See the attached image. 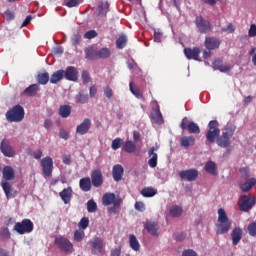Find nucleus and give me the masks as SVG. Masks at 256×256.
<instances>
[{
  "mask_svg": "<svg viewBox=\"0 0 256 256\" xmlns=\"http://www.w3.org/2000/svg\"><path fill=\"white\" fill-rule=\"evenodd\" d=\"M255 185H256V179L251 178L248 181H246L244 184H242L241 189L244 193H246V191H251V189H253Z\"/></svg>",
  "mask_w": 256,
  "mask_h": 256,
  "instance_id": "nucleus-38",
  "label": "nucleus"
},
{
  "mask_svg": "<svg viewBox=\"0 0 256 256\" xmlns=\"http://www.w3.org/2000/svg\"><path fill=\"white\" fill-rule=\"evenodd\" d=\"M146 231L150 233V235H153L154 237H159V224L155 222H147L144 226Z\"/></svg>",
  "mask_w": 256,
  "mask_h": 256,
  "instance_id": "nucleus-24",
  "label": "nucleus"
},
{
  "mask_svg": "<svg viewBox=\"0 0 256 256\" xmlns=\"http://www.w3.org/2000/svg\"><path fill=\"white\" fill-rule=\"evenodd\" d=\"M231 237H232V244L238 245L239 241H241L243 237V230H241V228L239 227L234 228L231 233Z\"/></svg>",
  "mask_w": 256,
  "mask_h": 256,
  "instance_id": "nucleus-25",
  "label": "nucleus"
},
{
  "mask_svg": "<svg viewBox=\"0 0 256 256\" xmlns=\"http://www.w3.org/2000/svg\"><path fill=\"white\" fill-rule=\"evenodd\" d=\"M64 77L67 81H77L79 79V72L74 66H68L64 71Z\"/></svg>",
  "mask_w": 256,
  "mask_h": 256,
  "instance_id": "nucleus-20",
  "label": "nucleus"
},
{
  "mask_svg": "<svg viewBox=\"0 0 256 256\" xmlns=\"http://www.w3.org/2000/svg\"><path fill=\"white\" fill-rule=\"evenodd\" d=\"M182 256H197V252L193 249H187L182 252Z\"/></svg>",
  "mask_w": 256,
  "mask_h": 256,
  "instance_id": "nucleus-56",
  "label": "nucleus"
},
{
  "mask_svg": "<svg viewBox=\"0 0 256 256\" xmlns=\"http://www.w3.org/2000/svg\"><path fill=\"white\" fill-rule=\"evenodd\" d=\"M195 25L199 33L207 34L213 31V25L208 20L204 19L203 16H197L195 19Z\"/></svg>",
  "mask_w": 256,
  "mask_h": 256,
  "instance_id": "nucleus-8",
  "label": "nucleus"
},
{
  "mask_svg": "<svg viewBox=\"0 0 256 256\" xmlns=\"http://www.w3.org/2000/svg\"><path fill=\"white\" fill-rule=\"evenodd\" d=\"M136 149L137 145L131 140L126 141L123 145V151H125V153H134Z\"/></svg>",
  "mask_w": 256,
  "mask_h": 256,
  "instance_id": "nucleus-37",
  "label": "nucleus"
},
{
  "mask_svg": "<svg viewBox=\"0 0 256 256\" xmlns=\"http://www.w3.org/2000/svg\"><path fill=\"white\" fill-rule=\"evenodd\" d=\"M82 80H83V83L85 85H87V83H89V81H91V77L89 76V72H87V71L82 72Z\"/></svg>",
  "mask_w": 256,
  "mask_h": 256,
  "instance_id": "nucleus-53",
  "label": "nucleus"
},
{
  "mask_svg": "<svg viewBox=\"0 0 256 256\" xmlns=\"http://www.w3.org/2000/svg\"><path fill=\"white\" fill-rule=\"evenodd\" d=\"M0 151L4 157H13L15 155V149L11 146V143L7 139H3L0 143Z\"/></svg>",
  "mask_w": 256,
  "mask_h": 256,
  "instance_id": "nucleus-13",
  "label": "nucleus"
},
{
  "mask_svg": "<svg viewBox=\"0 0 256 256\" xmlns=\"http://www.w3.org/2000/svg\"><path fill=\"white\" fill-rule=\"evenodd\" d=\"M87 211L88 213H95L97 211V203L93 200L87 202Z\"/></svg>",
  "mask_w": 256,
  "mask_h": 256,
  "instance_id": "nucleus-46",
  "label": "nucleus"
},
{
  "mask_svg": "<svg viewBox=\"0 0 256 256\" xmlns=\"http://www.w3.org/2000/svg\"><path fill=\"white\" fill-rule=\"evenodd\" d=\"M98 17H105L109 13V2H100L98 5Z\"/></svg>",
  "mask_w": 256,
  "mask_h": 256,
  "instance_id": "nucleus-28",
  "label": "nucleus"
},
{
  "mask_svg": "<svg viewBox=\"0 0 256 256\" xmlns=\"http://www.w3.org/2000/svg\"><path fill=\"white\" fill-rule=\"evenodd\" d=\"M248 35H249V37H256V25L255 24L250 25Z\"/></svg>",
  "mask_w": 256,
  "mask_h": 256,
  "instance_id": "nucleus-57",
  "label": "nucleus"
},
{
  "mask_svg": "<svg viewBox=\"0 0 256 256\" xmlns=\"http://www.w3.org/2000/svg\"><path fill=\"white\" fill-rule=\"evenodd\" d=\"M134 208L136 209V211H140V213H143V211H145V204L143 202H135L134 204Z\"/></svg>",
  "mask_w": 256,
  "mask_h": 256,
  "instance_id": "nucleus-50",
  "label": "nucleus"
},
{
  "mask_svg": "<svg viewBox=\"0 0 256 256\" xmlns=\"http://www.w3.org/2000/svg\"><path fill=\"white\" fill-rule=\"evenodd\" d=\"M184 55L186 59H193L194 61H201L199 55H201V48L193 47V48H185Z\"/></svg>",
  "mask_w": 256,
  "mask_h": 256,
  "instance_id": "nucleus-16",
  "label": "nucleus"
},
{
  "mask_svg": "<svg viewBox=\"0 0 256 256\" xmlns=\"http://www.w3.org/2000/svg\"><path fill=\"white\" fill-rule=\"evenodd\" d=\"M155 151H159V146H153L148 151V157H150V159L148 160V165L152 169H155V167H157V159H159V156Z\"/></svg>",
  "mask_w": 256,
  "mask_h": 256,
  "instance_id": "nucleus-17",
  "label": "nucleus"
},
{
  "mask_svg": "<svg viewBox=\"0 0 256 256\" xmlns=\"http://www.w3.org/2000/svg\"><path fill=\"white\" fill-rule=\"evenodd\" d=\"M86 59H90L91 61H95L99 59V50L94 47H89L85 49Z\"/></svg>",
  "mask_w": 256,
  "mask_h": 256,
  "instance_id": "nucleus-26",
  "label": "nucleus"
},
{
  "mask_svg": "<svg viewBox=\"0 0 256 256\" xmlns=\"http://www.w3.org/2000/svg\"><path fill=\"white\" fill-rule=\"evenodd\" d=\"M232 223L233 222H231L229 217H227V212H225V209H218V224L216 225V234L225 235V233H229Z\"/></svg>",
  "mask_w": 256,
  "mask_h": 256,
  "instance_id": "nucleus-1",
  "label": "nucleus"
},
{
  "mask_svg": "<svg viewBox=\"0 0 256 256\" xmlns=\"http://www.w3.org/2000/svg\"><path fill=\"white\" fill-rule=\"evenodd\" d=\"M240 173L245 179H249V168H241Z\"/></svg>",
  "mask_w": 256,
  "mask_h": 256,
  "instance_id": "nucleus-61",
  "label": "nucleus"
},
{
  "mask_svg": "<svg viewBox=\"0 0 256 256\" xmlns=\"http://www.w3.org/2000/svg\"><path fill=\"white\" fill-rule=\"evenodd\" d=\"M129 245L133 251H139L141 249V244H139V240H137L135 234L129 236Z\"/></svg>",
  "mask_w": 256,
  "mask_h": 256,
  "instance_id": "nucleus-33",
  "label": "nucleus"
},
{
  "mask_svg": "<svg viewBox=\"0 0 256 256\" xmlns=\"http://www.w3.org/2000/svg\"><path fill=\"white\" fill-rule=\"evenodd\" d=\"M6 119L9 123H21L25 119V109L17 104L6 112Z\"/></svg>",
  "mask_w": 256,
  "mask_h": 256,
  "instance_id": "nucleus-4",
  "label": "nucleus"
},
{
  "mask_svg": "<svg viewBox=\"0 0 256 256\" xmlns=\"http://www.w3.org/2000/svg\"><path fill=\"white\" fill-rule=\"evenodd\" d=\"M126 45H127V36H125V34H121L116 40V47L117 49H125Z\"/></svg>",
  "mask_w": 256,
  "mask_h": 256,
  "instance_id": "nucleus-39",
  "label": "nucleus"
},
{
  "mask_svg": "<svg viewBox=\"0 0 256 256\" xmlns=\"http://www.w3.org/2000/svg\"><path fill=\"white\" fill-rule=\"evenodd\" d=\"M2 177L4 179V182L2 181V189L7 197H13L11 196V184L7 181H13L15 179V170H13V167L11 166H5L2 170Z\"/></svg>",
  "mask_w": 256,
  "mask_h": 256,
  "instance_id": "nucleus-3",
  "label": "nucleus"
},
{
  "mask_svg": "<svg viewBox=\"0 0 256 256\" xmlns=\"http://www.w3.org/2000/svg\"><path fill=\"white\" fill-rule=\"evenodd\" d=\"M248 233L251 237H256V222H252L248 225Z\"/></svg>",
  "mask_w": 256,
  "mask_h": 256,
  "instance_id": "nucleus-48",
  "label": "nucleus"
},
{
  "mask_svg": "<svg viewBox=\"0 0 256 256\" xmlns=\"http://www.w3.org/2000/svg\"><path fill=\"white\" fill-rule=\"evenodd\" d=\"M37 93H39L38 84H32L23 91V95H26L27 97H35Z\"/></svg>",
  "mask_w": 256,
  "mask_h": 256,
  "instance_id": "nucleus-27",
  "label": "nucleus"
},
{
  "mask_svg": "<svg viewBox=\"0 0 256 256\" xmlns=\"http://www.w3.org/2000/svg\"><path fill=\"white\" fill-rule=\"evenodd\" d=\"M58 115L62 117V119H67V117L71 116V106L69 105H61L58 109Z\"/></svg>",
  "mask_w": 256,
  "mask_h": 256,
  "instance_id": "nucleus-30",
  "label": "nucleus"
},
{
  "mask_svg": "<svg viewBox=\"0 0 256 256\" xmlns=\"http://www.w3.org/2000/svg\"><path fill=\"white\" fill-rule=\"evenodd\" d=\"M142 197H155L157 195V190L153 188H144L141 190Z\"/></svg>",
  "mask_w": 256,
  "mask_h": 256,
  "instance_id": "nucleus-42",
  "label": "nucleus"
},
{
  "mask_svg": "<svg viewBox=\"0 0 256 256\" xmlns=\"http://www.w3.org/2000/svg\"><path fill=\"white\" fill-rule=\"evenodd\" d=\"M152 119L157 123V125H163V114L158 109L154 110L152 113Z\"/></svg>",
  "mask_w": 256,
  "mask_h": 256,
  "instance_id": "nucleus-40",
  "label": "nucleus"
},
{
  "mask_svg": "<svg viewBox=\"0 0 256 256\" xmlns=\"http://www.w3.org/2000/svg\"><path fill=\"white\" fill-rule=\"evenodd\" d=\"M218 69L221 71V73H229V71H231V66L222 64L218 66Z\"/></svg>",
  "mask_w": 256,
  "mask_h": 256,
  "instance_id": "nucleus-58",
  "label": "nucleus"
},
{
  "mask_svg": "<svg viewBox=\"0 0 256 256\" xmlns=\"http://www.w3.org/2000/svg\"><path fill=\"white\" fill-rule=\"evenodd\" d=\"M62 161L64 165H71V155H64Z\"/></svg>",
  "mask_w": 256,
  "mask_h": 256,
  "instance_id": "nucleus-62",
  "label": "nucleus"
},
{
  "mask_svg": "<svg viewBox=\"0 0 256 256\" xmlns=\"http://www.w3.org/2000/svg\"><path fill=\"white\" fill-rule=\"evenodd\" d=\"M44 127L49 131V129L53 127V121H51V119H46L44 121Z\"/></svg>",
  "mask_w": 256,
  "mask_h": 256,
  "instance_id": "nucleus-63",
  "label": "nucleus"
},
{
  "mask_svg": "<svg viewBox=\"0 0 256 256\" xmlns=\"http://www.w3.org/2000/svg\"><path fill=\"white\" fill-rule=\"evenodd\" d=\"M123 173H125V169L122 165L116 164L112 168V177L114 181L119 182L123 179Z\"/></svg>",
  "mask_w": 256,
  "mask_h": 256,
  "instance_id": "nucleus-22",
  "label": "nucleus"
},
{
  "mask_svg": "<svg viewBox=\"0 0 256 256\" xmlns=\"http://www.w3.org/2000/svg\"><path fill=\"white\" fill-rule=\"evenodd\" d=\"M91 119L85 118L81 124L76 127V135H87L91 130Z\"/></svg>",
  "mask_w": 256,
  "mask_h": 256,
  "instance_id": "nucleus-15",
  "label": "nucleus"
},
{
  "mask_svg": "<svg viewBox=\"0 0 256 256\" xmlns=\"http://www.w3.org/2000/svg\"><path fill=\"white\" fill-rule=\"evenodd\" d=\"M54 243L64 253H73V243L68 238L63 236L56 237Z\"/></svg>",
  "mask_w": 256,
  "mask_h": 256,
  "instance_id": "nucleus-9",
  "label": "nucleus"
},
{
  "mask_svg": "<svg viewBox=\"0 0 256 256\" xmlns=\"http://www.w3.org/2000/svg\"><path fill=\"white\" fill-rule=\"evenodd\" d=\"M204 169L206 173H209L210 175H217V164H215L213 161H208L205 164Z\"/></svg>",
  "mask_w": 256,
  "mask_h": 256,
  "instance_id": "nucleus-36",
  "label": "nucleus"
},
{
  "mask_svg": "<svg viewBox=\"0 0 256 256\" xmlns=\"http://www.w3.org/2000/svg\"><path fill=\"white\" fill-rule=\"evenodd\" d=\"M104 95L105 97H107V99H111V97H113V89L107 86L106 88H104Z\"/></svg>",
  "mask_w": 256,
  "mask_h": 256,
  "instance_id": "nucleus-55",
  "label": "nucleus"
},
{
  "mask_svg": "<svg viewBox=\"0 0 256 256\" xmlns=\"http://www.w3.org/2000/svg\"><path fill=\"white\" fill-rule=\"evenodd\" d=\"M97 37V31L95 30H90L84 34L85 39H95Z\"/></svg>",
  "mask_w": 256,
  "mask_h": 256,
  "instance_id": "nucleus-51",
  "label": "nucleus"
},
{
  "mask_svg": "<svg viewBox=\"0 0 256 256\" xmlns=\"http://www.w3.org/2000/svg\"><path fill=\"white\" fill-rule=\"evenodd\" d=\"M78 227L80 230L85 231L87 227H89V218L83 217L80 222L78 223Z\"/></svg>",
  "mask_w": 256,
  "mask_h": 256,
  "instance_id": "nucleus-45",
  "label": "nucleus"
},
{
  "mask_svg": "<svg viewBox=\"0 0 256 256\" xmlns=\"http://www.w3.org/2000/svg\"><path fill=\"white\" fill-rule=\"evenodd\" d=\"M111 256H121V246L111 250Z\"/></svg>",
  "mask_w": 256,
  "mask_h": 256,
  "instance_id": "nucleus-64",
  "label": "nucleus"
},
{
  "mask_svg": "<svg viewBox=\"0 0 256 256\" xmlns=\"http://www.w3.org/2000/svg\"><path fill=\"white\" fill-rule=\"evenodd\" d=\"M169 215L170 217H181V215H183V208H181L180 206L174 205L172 207L169 208Z\"/></svg>",
  "mask_w": 256,
  "mask_h": 256,
  "instance_id": "nucleus-35",
  "label": "nucleus"
},
{
  "mask_svg": "<svg viewBox=\"0 0 256 256\" xmlns=\"http://www.w3.org/2000/svg\"><path fill=\"white\" fill-rule=\"evenodd\" d=\"M109 57H111V50L109 48L98 50V59H109Z\"/></svg>",
  "mask_w": 256,
  "mask_h": 256,
  "instance_id": "nucleus-41",
  "label": "nucleus"
},
{
  "mask_svg": "<svg viewBox=\"0 0 256 256\" xmlns=\"http://www.w3.org/2000/svg\"><path fill=\"white\" fill-rule=\"evenodd\" d=\"M121 145H123V139H121V138H115V139L112 141L111 148H112L114 151H117V149H119V148L121 147Z\"/></svg>",
  "mask_w": 256,
  "mask_h": 256,
  "instance_id": "nucleus-47",
  "label": "nucleus"
},
{
  "mask_svg": "<svg viewBox=\"0 0 256 256\" xmlns=\"http://www.w3.org/2000/svg\"><path fill=\"white\" fill-rule=\"evenodd\" d=\"M181 147H193L195 145V137L194 136H183L180 140Z\"/></svg>",
  "mask_w": 256,
  "mask_h": 256,
  "instance_id": "nucleus-31",
  "label": "nucleus"
},
{
  "mask_svg": "<svg viewBox=\"0 0 256 256\" xmlns=\"http://www.w3.org/2000/svg\"><path fill=\"white\" fill-rule=\"evenodd\" d=\"M208 132L206 134V139L208 143H215V139L219 138L221 135V130L219 129V122L217 120H211L208 124Z\"/></svg>",
  "mask_w": 256,
  "mask_h": 256,
  "instance_id": "nucleus-5",
  "label": "nucleus"
},
{
  "mask_svg": "<svg viewBox=\"0 0 256 256\" xmlns=\"http://www.w3.org/2000/svg\"><path fill=\"white\" fill-rule=\"evenodd\" d=\"M91 181L93 187H101L103 185V173L101 170H94L91 174Z\"/></svg>",
  "mask_w": 256,
  "mask_h": 256,
  "instance_id": "nucleus-21",
  "label": "nucleus"
},
{
  "mask_svg": "<svg viewBox=\"0 0 256 256\" xmlns=\"http://www.w3.org/2000/svg\"><path fill=\"white\" fill-rule=\"evenodd\" d=\"M224 33H235V27L232 23H229L226 28H222Z\"/></svg>",
  "mask_w": 256,
  "mask_h": 256,
  "instance_id": "nucleus-54",
  "label": "nucleus"
},
{
  "mask_svg": "<svg viewBox=\"0 0 256 256\" xmlns=\"http://www.w3.org/2000/svg\"><path fill=\"white\" fill-rule=\"evenodd\" d=\"M85 239V231L79 229L74 232V241L76 243H81V241Z\"/></svg>",
  "mask_w": 256,
  "mask_h": 256,
  "instance_id": "nucleus-43",
  "label": "nucleus"
},
{
  "mask_svg": "<svg viewBox=\"0 0 256 256\" xmlns=\"http://www.w3.org/2000/svg\"><path fill=\"white\" fill-rule=\"evenodd\" d=\"M40 165L42 167V173L45 177V179H48V177H51L53 175V158L50 156L44 157Z\"/></svg>",
  "mask_w": 256,
  "mask_h": 256,
  "instance_id": "nucleus-11",
  "label": "nucleus"
},
{
  "mask_svg": "<svg viewBox=\"0 0 256 256\" xmlns=\"http://www.w3.org/2000/svg\"><path fill=\"white\" fill-rule=\"evenodd\" d=\"M77 99H78L79 103L85 104V103H87V101H89V96L87 94H83L80 92L77 95Z\"/></svg>",
  "mask_w": 256,
  "mask_h": 256,
  "instance_id": "nucleus-49",
  "label": "nucleus"
},
{
  "mask_svg": "<svg viewBox=\"0 0 256 256\" xmlns=\"http://www.w3.org/2000/svg\"><path fill=\"white\" fill-rule=\"evenodd\" d=\"M36 81L38 85H47V83H49V73L48 72L39 73L36 77Z\"/></svg>",
  "mask_w": 256,
  "mask_h": 256,
  "instance_id": "nucleus-34",
  "label": "nucleus"
},
{
  "mask_svg": "<svg viewBox=\"0 0 256 256\" xmlns=\"http://www.w3.org/2000/svg\"><path fill=\"white\" fill-rule=\"evenodd\" d=\"M79 186L81 191H84L85 193H87L88 191H91V178L86 177V178L80 179Z\"/></svg>",
  "mask_w": 256,
  "mask_h": 256,
  "instance_id": "nucleus-29",
  "label": "nucleus"
},
{
  "mask_svg": "<svg viewBox=\"0 0 256 256\" xmlns=\"http://www.w3.org/2000/svg\"><path fill=\"white\" fill-rule=\"evenodd\" d=\"M59 197L62 199L65 205H68V203H71V198L73 197V188H64L61 192H59Z\"/></svg>",
  "mask_w": 256,
  "mask_h": 256,
  "instance_id": "nucleus-23",
  "label": "nucleus"
},
{
  "mask_svg": "<svg viewBox=\"0 0 256 256\" xmlns=\"http://www.w3.org/2000/svg\"><path fill=\"white\" fill-rule=\"evenodd\" d=\"M91 243V251L94 255H99L103 253V247H105V242L101 237H94Z\"/></svg>",
  "mask_w": 256,
  "mask_h": 256,
  "instance_id": "nucleus-14",
  "label": "nucleus"
},
{
  "mask_svg": "<svg viewBox=\"0 0 256 256\" xmlns=\"http://www.w3.org/2000/svg\"><path fill=\"white\" fill-rule=\"evenodd\" d=\"M221 46V40L215 38V37H206L204 42V47L208 49L209 51H213L215 49H219Z\"/></svg>",
  "mask_w": 256,
  "mask_h": 256,
  "instance_id": "nucleus-19",
  "label": "nucleus"
},
{
  "mask_svg": "<svg viewBox=\"0 0 256 256\" xmlns=\"http://www.w3.org/2000/svg\"><path fill=\"white\" fill-rule=\"evenodd\" d=\"M59 137L61 139H65V141H67V139H69V132H67V130H60L59 131Z\"/></svg>",
  "mask_w": 256,
  "mask_h": 256,
  "instance_id": "nucleus-59",
  "label": "nucleus"
},
{
  "mask_svg": "<svg viewBox=\"0 0 256 256\" xmlns=\"http://www.w3.org/2000/svg\"><path fill=\"white\" fill-rule=\"evenodd\" d=\"M236 130H237L236 125L228 124L222 131V135L218 136L216 140L218 147L227 149V147L231 145V138L233 137V135H235Z\"/></svg>",
  "mask_w": 256,
  "mask_h": 256,
  "instance_id": "nucleus-2",
  "label": "nucleus"
},
{
  "mask_svg": "<svg viewBox=\"0 0 256 256\" xmlns=\"http://www.w3.org/2000/svg\"><path fill=\"white\" fill-rule=\"evenodd\" d=\"M255 203H256L255 196H251V194L242 195L240 197V202H239L240 211H244V212L251 211Z\"/></svg>",
  "mask_w": 256,
  "mask_h": 256,
  "instance_id": "nucleus-7",
  "label": "nucleus"
},
{
  "mask_svg": "<svg viewBox=\"0 0 256 256\" xmlns=\"http://www.w3.org/2000/svg\"><path fill=\"white\" fill-rule=\"evenodd\" d=\"M180 129H182V131H185V129H187L188 133H194V134L201 133V128H199V125H197V123L195 122H189L187 117L181 120Z\"/></svg>",
  "mask_w": 256,
  "mask_h": 256,
  "instance_id": "nucleus-12",
  "label": "nucleus"
},
{
  "mask_svg": "<svg viewBox=\"0 0 256 256\" xmlns=\"http://www.w3.org/2000/svg\"><path fill=\"white\" fill-rule=\"evenodd\" d=\"M64 76H65V70H58L51 75L50 83H52V85H55L59 83V81H61V79H63Z\"/></svg>",
  "mask_w": 256,
  "mask_h": 256,
  "instance_id": "nucleus-32",
  "label": "nucleus"
},
{
  "mask_svg": "<svg viewBox=\"0 0 256 256\" xmlns=\"http://www.w3.org/2000/svg\"><path fill=\"white\" fill-rule=\"evenodd\" d=\"M185 237H187V234L183 232H180L174 235V239H176V241H183Z\"/></svg>",
  "mask_w": 256,
  "mask_h": 256,
  "instance_id": "nucleus-60",
  "label": "nucleus"
},
{
  "mask_svg": "<svg viewBox=\"0 0 256 256\" xmlns=\"http://www.w3.org/2000/svg\"><path fill=\"white\" fill-rule=\"evenodd\" d=\"M79 3H81V0H68V3H66V7L72 8L79 6Z\"/></svg>",
  "mask_w": 256,
  "mask_h": 256,
  "instance_id": "nucleus-52",
  "label": "nucleus"
},
{
  "mask_svg": "<svg viewBox=\"0 0 256 256\" xmlns=\"http://www.w3.org/2000/svg\"><path fill=\"white\" fill-rule=\"evenodd\" d=\"M35 228L33 222L30 219H23L21 222H16L14 225V231L19 235H25V233H33Z\"/></svg>",
  "mask_w": 256,
  "mask_h": 256,
  "instance_id": "nucleus-6",
  "label": "nucleus"
},
{
  "mask_svg": "<svg viewBox=\"0 0 256 256\" xmlns=\"http://www.w3.org/2000/svg\"><path fill=\"white\" fill-rule=\"evenodd\" d=\"M179 177L186 181H195L199 177V172L196 169L183 170L179 173Z\"/></svg>",
  "mask_w": 256,
  "mask_h": 256,
  "instance_id": "nucleus-18",
  "label": "nucleus"
},
{
  "mask_svg": "<svg viewBox=\"0 0 256 256\" xmlns=\"http://www.w3.org/2000/svg\"><path fill=\"white\" fill-rule=\"evenodd\" d=\"M102 203L106 207H109V205H114V207H121L123 199H121L119 196L116 197L114 193H105L102 197Z\"/></svg>",
  "mask_w": 256,
  "mask_h": 256,
  "instance_id": "nucleus-10",
  "label": "nucleus"
},
{
  "mask_svg": "<svg viewBox=\"0 0 256 256\" xmlns=\"http://www.w3.org/2000/svg\"><path fill=\"white\" fill-rule=\"evenodd\" d=\"M129 87H130L131 93L134 94L137 97V99L143 98V94L141 93V90H139V88H135L133 86V82H130Z\"/></svg>",
  "mask_w": 256,
  "mask_h": 256,
  "instance_id": "nucleus-44",
  "label": "nucleus"
}]
</instances>
